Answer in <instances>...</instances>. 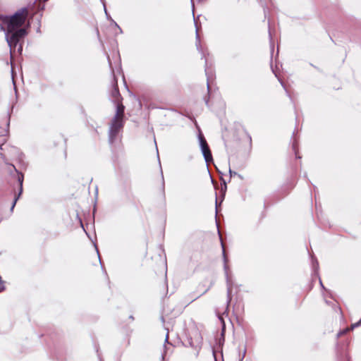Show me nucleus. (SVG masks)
<instances>
[{"mask_svg":"<svg viewBox=\"0 0 361 361\" xmlns=\"http://www.w3.org/2000/svg\"><path fill=\"white\" fill-rule=\"evenodd\" d=\"M94 247H95L96 251H97V255H98V257H99V262H100V264H102V261H101V258H100V255H99V250H98L97 246V245H96V244H94Z\"/></svg>","mask_w":361,"mask_h":361,"instance_id":"26","label":"nucleus"},{"mask_svg":"<svg viewBox=\"0 0 361 361\" xmlns=\"http://www.w3.org/2000/svg\"><path fill=\"white\" fill-rule=\"evenodd\" d=\"M245 353H246V349H244V350H243V353L242 356L240 357L239 361H243V359H244V357H245Z\"/></svg>","mask_w":361,"mask_h":361,"instance_id":"28","label":"nucleus"},{"mask_svg":"<svg viewBox=\"0 0 361 361\" xmlns=\"http://www.w3.org/2000/svg\"><path fill=\"white\" fill-rule=\"evenodd\" d=\"M205 104L209 106V98L204 97Z\"/></svg>","mask_w":361,"mask_h":361,"instance_id":"30","label":"nucleus"},{"mask_svg":"<svg viewBox=\"0 0 361 361\" xmlns=\"http://www.w3.org/2000/svg\"><path fill=\"white\" fill-rule=\"evenodd\" d=\"M130 319H133V316H130Z\"/></svg>","mask_w":361,"mask_h":361,"instance_id":"45","label":"nucleus"},{"mask_svg":"<svg viewBox=\"0 0 361 361\" xmlns=\"http://www.w3.org/2000/svg\"><path fill=\"white\" fill-rule=\"evenodd\" d=\"M271 70H272V72L274 73V74L275 75V76L278 78V80L280 82L281 86L285 89L288 96L290 97L289 93L288 92V91H287L286 87H285L284 82L282 81V80L281 78H279L278 74H277L276 70L274 69L272 66H271Z\"/></svg>","mask_w":361,"mask_h":361,"instance_id":"16","label":"nucleus"},{"mask_svg":"<svg viewBox=\"0 0 361 361\" xmlns=\"http://www.w3.org/2000/svg\"><path fill=\"white\" fill-rule=\"evenodd\" d=\"M116 53H117V56H118V61H120L119 51L117 50V51H116Z\"/></svg>","mask_w":361,"mask_h":361,"instance_id":"33","label":"nucleus"},{"mask_svg":"<svg viewBox=\"0 0 361 361\" xmlns=\"http://www.w3.org/2000/svg\"><path fill=\"white\" fill-rule=\"evenodd\" d=\"M16 47H12V46L8 47L9 52H10V55H11V61L13 59V51H15V49H16ZM16 75V73L14 72L13 64L11 63V78H12V82H13V84L14 90H15V92L16 94L17 93V88H16V82H15V76Z\"/></svg>","mask_w":361,"mask_h":361,"instance_id":"12","label":"nucleus"},{"mask_svg":"<svg viewBox=\"0 0 361 361\" xmlns=\"http://www.w3.org/2000/svg\"><path fill=\"white\" fill-rule=\"evenodd\" d=\"M13 169L18 174V180L19 183V191H18V195H15V196L13 199L11 205L10 207L11 212H13V210L16 204L17 201L18 200L19 197H20L21 194L23 193V173L21 171L17 170L14 166H13Z\"/></svg>","mask_w":361,"mask_h":361,"instance_id":"5","label":"nucleus"},{"mask_svg":"<svg viewBox=\"0 0 361 361\" xmlns=\"http://www.w3.org/2000/svg\"><path fill=\"white\" fill-rule=\"evenodd\" d=\"M197 137H198V140H199V144H200V148L208 145V143H207L204 135L202 134V131L200 130V129H199V133H198Z\"/></svg>","mask_w":361,"mask_h":361,"instance_id":"13","label":"nucleus"},{"mask_svg":"<svg viewBox=\"0 0 361 361\" xmlns=\"http://www.w3.org/2000/svg\"><path fill=\"white\" fill-rule=\"evenodd\" d=\"M349 345V341H345V343H337L336 348L337 361H350V357L346 353L345 348Z\"/></svg>","mask_w":361,"mask_h":361,"instance_id":"4","label":"nucleus"},{"mask_svg":"<svg viewBox=\"0 0 361 361\" xmlns=\"http://www.w3.org/2000/svg\"><path fill=\"white\" fill-rule=\"evenodd\" d=\"M277 54L279 53V46H277Z\"/></svg>","mask_w":361,"mask_h":361,"instance_id":"42","label":"nucleus"},{"mask_svg":"<svg viewBox=\"0 0 361 361\" xmlns=\"http://www.w3.org/2000/svg\"><path fill=\"white\" fill-rule=\"evenodd\" d=\"M209 290V288H207V290H205V291L203 293V294H204V293H205L206 292H207V290Z\"/></svg>","mask_w":361,"mask_h":361,"instance_id":"43","label":"nucleus"},{"mask_svg":"<svg viewBox=\"0 0 361 361\" xmlns=\"http://www.w3.org/2000/svg\"><path fill=\"white\" fill-rule=\"evenodd\" d=\"M200 149L207 164L213 161V157L209 145L201 147Z\"/></svg>","mask_w":361,"mask_h":361,"instance_id":"10","label":"nucleus"},{"mask_svg":"<svg viewBox=\"0 0 361 361\" xmlns=\"http://www.w3.org/2000/svg\"><path fill=\"white\" fill-rule=\"evenodd\" d=\"M274 51V47H271V55H273V53Z\"/></svg>","mask_w":361,"mask_h":361,"instance_id":"31","label":"nucleus"},{"mask_svg":"<svg viewBox=\"0 0 361 361\" xmlns=\"http://www.w3.org/2000/svg\"><path fill=\"white\" fill-rule=\"evenodd\" d=\"M197 51L202 54V59L205 58V53L207 51V47H197Z\"/></svg>","mask_w":361,"mask_h":361,"instance_id":"17","label":"nucleus"},{"mask_svg":"<svg viewBox=\"0 0 361 361\" xmlns=\"http://www.w3.org/2000/svg\"><path fill=\"white\" fill-rule=\"evenodd\" d=\"M293 151L295 152V156H296V158L298 159H300L301 157L300 156L298 155V149H297V145H296V143L294 142L293 143Z\"/></svg>","mask_w":361,"mask_h":361,"instance_id":"22","label":"nucleus"},{"mask_svg":"<svg viewBox=\"0 0 361 361\" xmlns=\"http://www.w3.org/2000/svg\"><path fill=\"white\" fill-rule=\"evenodd\" d=\"M204 71L207 77V91L209 92L210 87L209 82L214 78V73L212 68H209L207 65V59L205 58V66H204Z\"/></svg>","mask_w":361,"mask_h":361,"instance_id":"9","label":"nucleus"},{"mask_svg":"<svg viewBox=\"0 0 361 361\" xmlns=\"http://www.w3.org/2000/svg\"><path fill=\"white\" fill-rule=\"evenodd\" d=\"M319 283H320V285H321L322 288H324V285H323V283H322V282L321 279H319Z\"/></svg>","mask_w":361,"mask_h":361,"instance_id":"35","label":"nucleus"},{"mask_svg":"<svg viewBox=\"0 0 361 361\" xmlns=\"http://www.w3.org/2000/svg\"><path fill=\"white\" fill-rule=\"evenodd\" d=\"M217 208H218V200H217V197H216V210L217 211Z\"/></svg>","mask_w":361,"mask_h":361,"instance_id":"32","label":"nucleus"},{"mask_svg":"<svg viewBox=\"0 0 361 361\" xmlns=\"http://www.w3.org/2000/svg\"><path fill=\"white\" fill-rule=\"evenodd\" d=\"M221 245H222V247H223V258H224V272H225L226 281V286H227V302H226V305H227V307H228L229 306L230 302H231V299H232L231 293H232V284H233V282H232L231 278L228 276V266L227 264L228 259H227V257L226 255L225 250L224 249V245H223L222 243H221Z\"/></svg>","mask_w":361,"mask_h":361,"instance_id":"3","label":"nucleus"},{"mask_svg":"<svg viewBox=\"0 0 361 361\" xmlns=\"http://www.w3.org/2000/svg\"><path fill=\"white\" fill-rule=\"evenodd\" d=\"M200 298V295H197V298H195L194 299H192V301H195L197 300V298Z\"/></svg>","mask_w":361,"mask_h":361,"instance_id":"38","label":"nucleus"},{"mask_svg":"<svg viewBox=\"0 0 361 361\" xmlns=\"http://www.w3.org/2000/svg\"><path fill=\"white\" fill-rule=\"evenodd\" d=\"M27 26H29V27L31 26V23L30 21V19H27Z\"/></svg>","mask_w":361,"mask_h":361,"instance_id":"34","label":"nucleus"},{"mask_svg":"<svg viewBox=\"0 0 361 361\" xmlns=\"http://www.w3.org/2000/svg\"><path fill=\"white\" fill-rule=\"evenodd\" d=\"M6 142V138L3 136H0V149H2L1 146Z\"/></svg>","mask_w":361,"mask_h":361,"instance_id":"23","label":"nucleus"},{"mask_svg":"<svg viewBox=\"0 0 361 361\" xmlns=\"http://www.w3.org/2000/svg\"><path fill=\"white\" fill-rule=\"evenodd\" d=\"M226 188H227L226 183V181L224 180H223V183L221 184V193H222L221 202L223 201V200L224 198V196H225V194H226Z\"/></svg>","mask_w":361,"mask_h":361,"instance_id":"20","label":"nucleus"},{"mask_svg":"<svg viewBox=\"0 0 361 361\" xmlns=\"http://www.w3.org/2000/svg\"><path fill=\"white\" fill-rule=\"evenodd\" d=\"M236 176H238L240 179H243V176L240 174L237 173Z\"/></svg>","mask_w":361,"mask_h":361,"instance_id":"36","label":"nucleus"},{"mask_svg":"<svg viewBox=\"0 0 361 361\" xmlns=\"http://www.w3.org/2000/svg\"><path fill=\"white\" fill-rule=\"evenodd\" d=\"M229 174H230L231 177H232L233 176H236L237 173L235 171H233L231 169H229Z\"/></svg>","mask_w":361,"mask_h":361,"instance_id":"27","label":"nucleus"},{"mask_svg":"<svg viewBox=\"0 0 361 361\" xmlns=\"http://www.w3.org/2000/svg\"><path fill=\"white\" fill-rule=\"evenodd\" d=\"M18 51L21 55L23 52V47H18Z\"/></svg>","mask_w":361,"mask_h":361,"instance_id":"29","label":"nucleus"},{"mask_svg":"<svg viewBox=\"0 0 361 361\" xmlns=\"http://www.w3.org/2000/svg\"><path fill=\"white\" fill-rule=\"evenodd\" d=\"M360 326H361V317L358 322H355V324H353L350 327H347L342 330H340L336 334L337 338H338L339 337H341L342 336L345 335L347 333L350 332V331L353 330L355 328H357Z\"/></svg>","mask_w":361,"mask_h":361,"instance_id":"11","label":"nucleus"},{"mask_svg":"<svg viewBox=\"0 0 361 361\" xmlns=\"http://www.w3.org/2000/svg\"><path fill=\"white\" fill-rule=\"evenodd\" d=\"M116 104V114L113 118L115 120H124V111L125 106L121 102L115 103Z\"/></svg>","mask_w":361,"mask_h":361,"instance_id":"8","label":"nucleus"},{"mask_svg":"<svg viewBox=\"0 0 361 361\" xmlns=\"http://www.w3.org/2000/svg\"><path fill=\"white\" fill-rule=\"evenodd\" d=\"M124 120H115L112 118L109 130V142L113 144L116 140L117 135L120 130L123 128Z\"/></svg>","mask_w":361,"mask_h":361,"instance_id":"2","label":"nucleus"},{"mask_svg":"<svg viewBox=\"0 0 361 361\" xmlns=\"http://www.w3.org/2000/svg\"><path fill=\"white\" fill-rule=\"evenodd\" d=\"M21 79L23 80V73H20Z\"/></svg>","mask_w":361,"mask_h":361,"instance_id":"44","label":"nucleus"},{"mask_svg":"<svg viewBox=\"0 0 361 361\" xmlns=\"http://www.w3.org/2000/svg\"><path fill=\"white\" fill-rule=\"evenodd\" d=\"M113 88L111 90V97L113 98V102L114 103L121 102L122 97L120 94L118 87V81L115 75H114L113 78Z\"/></svg>","mask_w":361,"mask_h":361,"instance_id":"6","label":"nucleus"},{"mask_svg":"<svg viewBox=\"0 0 361 361\" xmlns=\"http://www.w3.org/2000/svg\"><path fill=\"white\" fill-rule=\"evenodd\" d=\"M165 343H169V344H171L169 342V332H167L166 335V338H165ZM166 350H167V348L166 346V344L164 345V352L161 353V358L162 360L164 359V357L166 356Z\"/></svg>","mask_w":361,"mask_h":361,"instance_id":"15","label":"nucleus"},{"mask_svg":"<svg viewBox=\"0 0 361 361\" xmlns=\"http://www.w3.org/2000/svg\"><path fill=\"white\" fill-rule=\"evenodd\" d=\"M161 192H162V195H163L164 197H165V182H164V175H163V172H162L161 169Z\"/></svg>","mask_w":361,"mask_h":361,"instance_id":"18","label":"nucleus"},{"mask_svg":"<svg viewBox=\"0 0 361 361\" xmlns=\"http://www.w3.org/2000/svg\"><path fill=\"white\" fill-rule=\"evenodd\" d=\"M200 298V295H197V298H195L194 299H192V301H195L197 300V298Z\"/></svg>","mask_w":361,"mask_h":361,"instance_id":"40","label":"nucleus"},{"mask_svg":"<svg viewBox=\"0 0 361 361\" xmlns=\"http://www.w3.org/2000/svg\"><path fill=\"white\" fill-rule=\"evenodd\" d=\"M311 258H312V267L313 271L315 274H317L318 269H319V262L315 257L311 256Z\"/></svg>","mask_w":361,"mask_h":361,"instance_id":"14","label":"nucleus"},{"mask_svg":"<svg viewBox=\"0 0 361 361\" xmlns=\"http://www.w3.org/2000/svg\"><path fill=\"white\" fill-rule=\"evenodd\" d=\"M0 26L6 32V37L9 45H16L23 37V12L0 17Z\"/></svg>","mask_w":361,"mask_h":361,"instance_id":"1","label":"nucleus"},{"mask_svg":"<svg viewBox=\"0 0 361 361\" xmlns=\"http://www.w3.org/2000/svg\"><path fill=\"white\" fill-rule=\"evenodd\" d=\"M200 298V295H197V298H195L194 299H192V301H195L197 300V298Z\"/></svg>","mask_w":361,"mask_h":361,"instance_id":"37","label":"nucleus"},{"mask_svg":"<svg viewBox=\"0 0 361 361\" xmlns=\"http://www.w3.org/2000/svg\"><path fill=\"white\" fill-rule=\"evenodd\" d=\"M28 11L24 8V25H25L26 20L28 18ZM25 34V28L24 27V35Z\"/></svg>","mask_w":361,"mask_h":361,"instance_id":"21","label":"nucleus"},{"mask_svg":"<svg viewBox=\"0 0 361 361\" xmlns=\"http://www.w3.org/2000/svg\"><path fill=\"white\" fill-rule=\"evenodd\" d=\"M3 281L1 279V276H0V292L3 291L4 290V286L3 284Z\"/></svg>","mask_w":361,"mask_h":361,"instance_id":"24","label":"nucleus"},{"mask_svg":"<svg viewBox=\"0 0 361 361\" xmlns=\"http://www.w3.org/2000/svg\"><path fill=\"white\" fill-rule=\"evenodd\" d=\"M200 298V295H197V298H195L194 299H192V301H195L197 300V298Z\"/></svg>","mask_w":361,"mask_h":361,"instance_id":"41","label":"nucleus"},{"mask_svg":"<svg viewBox=\"0 0 361 361\" xmlns=\"http://www.w3.org/2000/svg\"><path fill=\"white\" fill-rule=\"evenodd\" d=\"M219 319L221 320V323H222V326H221V336L222 337L225 336V331H226V324H225V322L223 319V318L221 317H219Z\"/></svg>","mask_w":361,"mask_h":361,"instance_id":"19","label":"nucleus"},{"mask_svg":"<svg viewBox=\"0 0 361 361\" xmlns=\"http://www.w3.org/2000/svg\"><path fill=\"white\" fill-rule=\"evenodd\" d=\"M200 298V295H197V298H195L194 299H192V301H195L197 300V298Z\"/></svg>","mask_w":361,"mask_h":361,"instance_id":"39","label":"nucleus"},{"mask_svg":"<svg viewBox=\"0 0 361 361\" xmlns=\"http://www.w3.org/2000/svg\"><path fill=\"white\" fill-rule=\"evenodd\" d=\"M106 57H107V60H108V62H109V65L112 71V73L114 74V70L112 68V64H111V59H110V57L109 56L106 54Z\"/></svg>","mask_w":361,"mask_h":361,"instance_id":"25","label":"nucleus"},{"mask_svg":"<svg viewBox=\"0 0 361 361\" xmlns=\"http://www.w3.org/2000/svg\"><path fill=\"white\" fill-rule=\"evenodd\" d=\"M225 342V336L222 337L220 336V338H219L216 340V346L215 348H212V353L215 361H217L216 357V353L219 351L220 353L221 358H223V351L222 348ZM222 361H224V359H222Z\"/></svg>","mask_w":361,"mask_h":361,"instance_id":"7","label":"nucleus"}]
</instances>
